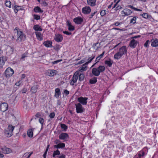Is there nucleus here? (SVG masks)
<instances>
[{
    "mask_svg": "<svg viewBox=\"0 0 158 158\" xmlns=\"http://www.w3.org/2000/svg\"><path fill=\"white\" fill-rule=\"evenodd\" d=\"M78 77L79 81H81L83 80L85 76L83 73L77 71L74 73L72 79L70 81V84L72 85H74V84L77 82Z\"/></svg>",
    "mask_w": 158,
    "mask_h": 158,
    "instance_id": "1",
    "label": "nucleus"
},
{
    "mask_svg": "<svg viewBox=\"0 0 158 158\" xmlns=\"http://www.w3.org/2000/svg\"><path fill=\"white\" fill-rule=\"evenodd\" d=\"M14 32L15 33L17 34V38L16 41L18 42H20L22 41H24L26 38V35L23 33V32L19 30L18 27H15L14 30Z\"/></svg>",
    "mask_w": 158,
    "mask_h": 158,
    "instance_id": "2",
    "label": "nucleus"
},
{
    "mask_svg": "<svg viewBox=\"0 0 158 158\" xmlns=\"http://www.w3.org/2000/svg\"><path fill=\"white\" fill-rule=\"evenodd\" d=\"M15 127L10 125H9L8 127L5 129L4 133L5 136L8 137H11L13 135V131Z\"/></svg>",
    "mask_w": 158,
    "mask_h": 158,
    "instance_id": "3",
    "label": "nucleus"
},
{
    "mask_svg": "<svg viewBox=\"0 0 158 158\" xmlns=\"http://www.w3.org/2000/svg\"><path fill=\"white\" fill-rule=\"evenodd\" d=\"M75 105L77 113H81L84 112V109L81 104L77 103Z\"/></svg>",
    "mask_w": 158,
    "mask_h": 158,
    "instance_id": "4",
    "label": "nucleus"
},
{
    "mask_svg": "<svg viewBox=\"0 0 158 158\" xmlns=\"http://www.w3.org/2000/svg\"><path fill=\"white\" fill-rule=\"evenodd\" d=\"M6 77H9L12 76L14 73L13 70L10 68L9 67L6 69L5 72Z\"/></svg>",
    "mask_w": 158,
    "mask_h": 158,
    "instance_id": "5",
    "label": "nucleus"
},
{
    "mask_svg": "<svg viewBox=\"0 0 158 158\" xmlns=\"http://www.w3.org/2000/svg\"><path fill=\"white\" fill-rule=\"evenodd\" d=\"M132 13V12L130 10L127 8L124 9L121 12V14L124 17L128 16L130 15Z\"/></svg>",
    "mask_w": 158,
    "mask_h": 158,
    "instance_id": "6",
    "label": "nucleus"
},
{
    "mask_svg": "<svg viewBox=\"0 0 158 158\" xmlns=\"http://www.w3.org/2000/svg\"><path fill=\"white\" fill-rule=\"evenodd\" d=\"M120 0H118L116 2V0H114V2H115V3L114 5L113 6V8H115V10H118L122 8V6L120 4Z\"/></svg>",
    "mask_w": 158,
    "mask_h": 158,
    "instance_id": "7",
    "label": "nucleus"
},
{
    "mask_svg": "<svg viewBox=\"0 0 158 158\" xmlns=\"http://www.w3.org/2000/svg\"><path fill=\"white\" fill-rule=\"evenodd\" d=\"M8 106V104L7 103H2L0 105V110L2 111L5 112L7 110Z\"/></svg>",
    "mask_w": 158,
    "mask_h": 158,
    "instance_id": "8",
    "label": "nucleus"
},
{
    "mask_svg": "<svg viewBox=\"0 0 158 158\" xmlns=\"http://www.w3.org/2000/svg\"><path fill=\"white\" fill-rule=\"evenodd\" d=\"M88 98L81 97L78 98V101L83 105H86L87 103Z\"/></svg>",
    "mask_w": 158,
    "mask_h": 158,
    "instance_id": "9",
    "label": "nucleus"
},
{
    "mask_svg": "<svg viewBox=\"0 0 158 158\" xmlns=\"http://www.w3.org/2000/svg\"><path fill=\"white\" fill-rule=\"evenodd\" d=\"M73 21L75 23L80 24L83 22V19L81 17L78 16L74 18L73 19Z\"/></svg>",
    "mask_w": 158,
    "mask_h": 158,
    "instance_id": "10",
    "label": "nucleus"
},
{
    "mask_svg": "<svg viewBox=\"0 0 158 158\" xmlns=\"http://www.w3.org/2000/svg\"><path fill=\"white\" fill-rule=\"evenodd\" d=\"M59 139L60 140H66L69 138L68 135L66 133H62L59 136Z\"/></svg>",
    "mask_w": 158,
    "mask_h": 158,
    "instance_id": "11",
    "label": "nucleus"
},
{
    "mask_svg": "<svg viewBox=\"0 0 158 158\" xmlns=\"http://www.w3.org/2000/svg\"><path fill=\"white\" fill-rule=\"evenodd\" d=\"M145 155V152L143 150L139 152L133 158H143Z\"/></svg>",
    "mask_w": 158,
    "mask_h": 158,
    "instance_id": "12",
    "label": "nucleus"
},
{
    "mask_svg": "<svg viewBox=\"0 0 158 158\" xmlns=\"http://www.w3.org/2000/svg\"><path fill=\"white\" fill-rule=\"evenodd\" d=\"M91 11V9L89 6H85L82 8V12L85 14H88Z\"/></svg>",
    "mask_w": 158,
    "mask_h": 158,
    "instance_id": "13",
    "label": "nucleus"
},
{
    "mask_svg": "<svg viewBox=\"0 0 158 158\" xmlns=\"http://www.w3.org/2000/svg\"><path fill=\"white\" fill-rule=\"evenodd\" d=\"M46 74L47 75L49 76H53L56 74V71L55 70L49 69L46 72Z\"/></svg>",
    "mask_w": 158,
    "mask_h": 158,
    "instance_id": "14",
    "label": "nucleus"
},
{
    "mask_svg": "<svg viewBox=\"0 0 158 158\" xmlns=\"http://www.w3.org/2000/svg\"><path fill=\"white\" fill-rule=\"evenodd\" d=\"M54 39L57 42H60L63 40V37L62 35L60 34H56L54 37Z\"/></svg>",
    "mask_w": 158,
    "mask_h": 158,
    "instance_id": "15",
    "label": "nucleus"
},
{
    "mask_svg": "<svg viewBox=\"0 0 158 158\" xmlns=\"http://www.w3.org/2000/svg\"><path fill=\"white\" fill-rule=\"evenodd\" d=\"M118 52H119L123 56L124 55L126 54L127 52V49H126V47L125 46H122L120 48H119Z\"/></svg>",
    "mask_w": 158,
    "mask_h": 158,
    "instance_id": "16",
    "label": "nucleus"
},
{
    "mask_svg": "<svg viewBox=\"0 0 158 158\" xmlns=\"http://www.w3.org/2000/svg\"><path fill=\"white\" fill-rule=\"evenodd\" d=\"M35 34L38 40L41 41L43 40V35L40 32L38 31H35Z\"/></svg>",
    "mask_w": 158,
    "mask_h": 158,
    "instance_id": "17",
    "label": "nucleus"
},
{
    "mask_svg": "<svg viewBox=\"0 0 158 158\" xmlns=\"http://www.w3.org/2000/svg\"><path fill=\"white\" fill-rule=\"evenodd\" d=\"M87 65L86 63L83 64L81 66L79 67L78 71L80 72V71L82 72L86 71L87 69Z\"/></svg>",
    "mask_w": 158,
    "mask_h": 158,
    "instance_id": "18",
    "label": "nucleus"
},
{
    "mask_svg": "<svg viewBox=\"0 0 158 158\" xmlns=\"http://www.w3.org/2000/svg\"><path fill=\"white\" fill-rule=\"evenodd\" d=\"M151 45L152 47H157L158 46V40L157 39H152L151 40Z\"/></svg>",
    "mask_w": 158,
    "mask_h": 158,
    "instance_id": "19",
    "label": "nucleus"
},
{
    "mask_svg": "<svg viewBox=\"0 0 158 158\" xmlns=\"http://www.w3.org/2000/svg\"><path fill=\"white\" fill-rule=\"evenodd\" d=\"M138 43V42L137 41L134 39H133L130 43V47L135 48Z\"/></svg>",
    "mask_w": 158,
    "mask_h": 158,
    "instance_id": "20",
    "label": "nucleus"
},
{
    "mask_svg": "<svg viewBox=\"0 0 158 158\" xmlns=\"http://www.w3.org/2000/svg\"><path fill=\"white\" fill-rule=\"evenodd\" d=\"M4 153L9 154L12 152L11 150L8 148H1Z\"/></svg>",
    "mask_w": 158,
    "mask_h": 158,
    "instance_id": "21",
    "label": "nucleus"
},
{
    "mask_svg": "<svg viewBox=\"0 0 158 158\" xmlns=\"http://www.w3.org/2000/svg\"><path fill=\"white\" fill-rule=\"evenodd\" d=\"M6 60V57L2 56L0 57V67H2Z\"/></svg>",
    "mask_w": 158,
    "mask_h": 158,
    "instance_id": "22",
    "label": "nucleus"
},
{
    "mask_svg": "<svg viewBox=\"0 0 158 158\" xmlns=\"http://www.w3.org/2000/svg\"><path fill=\"white\" fill-rule=\"evenodd\" d=\"M98 72L100 74L105 71L106 69L105 67L103 65H100L97 68H96Z\"/></svg>",
    "mask_w": 158,
    "mask_h": 158,
    "instance_id": "23",
    "label": "nucleus"
},
{
    "mask_svg": "<svg viewBox=\"0 0 158 158\" xmlns=\"http://www.w3.org/2000/svg\"><path fill=\"white\" fill-rule=\"evenodd\" d=\"M68 27V29L70 31H73L74 29V27L72 25L71 23L68 21L66 23Z\"/></svg>",
    "mask_w": 158,
    "mask_h": 158,
    "instance_id": "24",
    "label": "nucleus"
},
{
    "mask_svg": "<svg viewBox=\"0 0 158 158\" xmlns=\"http://www.w3.org/2000/svg\"><path fill=\"white\" fill-rule=\"evenodd\" d=\"M92 73L93 75L95 76H98L100 74L98 72L96 68H93L92 70Z\"/></svg>",
    "mask_w": 158,
    "mask_h": 158,
    "instance_id": "25",
    "label": "nucleus"
},
{
    "mask_svg": "<svg viewBox=\"0 0 158 158\" xmlns=\"http://www.w3.org/2000/svg\"><path fill=\"white\" fill-rule=\"evenodd\" d=\"M65 146V144L63 143H60L57 145H54V148H63Z\"/></svg>",
    "mask_w": 158,
    "mask_h": 158,
    "instance_id": "26",
    "label": "nucleus"
},
{
    "mask_svg": "<svg viewBox=\"0 0 158 158\" xmlns=\"http://www.w3.org/2000/svg\"><path fill=\"white\" fill-rule=\"evenodd\" d=\"M43 44L47 47H51L52 46V42L49 41H46L44 42Z\"/></svg>",
    "mask_w": 158,
    "mask_h": 158,
    "instance_id": "27",
    "label": "nucleus"
},
{
    "mask_svg": "<svg viewBox=\"0 0 158 158\" xmlns=\"http://www.w3.org/2000/svg\"><path fill=\"white\" fill-rule=\"evenodd\" d=\"M96 0H87V2L88 5L92 6H94L96 4Z\"/></svg>",
    "mask_w": 158,
    "mask_h": 158,
    "instance_id": "28",
    "label": "nucleus"
},
{
    "mask_svg": "<svg viewBox=\"0 0 158 158\" xmlns=\"http://www.w3.org/2000/svg\"><path fill=\"white\" fill-rule=\"evenodd\" d=\"M123 55L118 52L114 55V58L115 60H118L121 58Z\"/></svg>",
    "mask_w": 158,
    "mask_h": 158,
    "instance_id": "29",
    "label": "nucleus"
},
{
    "mask_svg": "<svg viewBox=\"0 0 158 158\" xmlns=\"http://www.w3.org/2000/svg\"><path fill=\"white\" fill-rule=\"evenodd\" d=\"M34 11L35 13H42L43 12V10L38 6H35L34 9Z\"/></svg>",
    "mask_w": 158,
    "mask_h": 158,
    "instance_id": "30",
    "label": "nucleus"
},
{
    "mask_svg": "<svg viewBox=\"0 0 158 158\" xmlns=\"http://www.w3.org/2000/svg\"><path fill=\"white\" fill-rule=\"evenodd\" d=\"M60 95V89L58 88H56L55 89V96L56 98L59 97V96Z\"/></svg>",
    "mask_w": 158,
    "mask_h": 158,
    "instance_id": "31",
    "label": "nucleus"
},
{
    "mask_svg": "<svg viewBox=\"0 0 158 158\" xmlns=\"http://www.w3.org/2000/svg\"><path fill=\"white\" fill-rule=\"evenodd\" d=\"M113 63V61L110 59L105 61V64L109 67L111 66Z\"/></svg>",
    "mask_w": 158,
    "mask_h": 158,
    "instance_id": "32",
    "label": "nucleus"
},
{
    "mask_svg": "<svg viewBox=\"0 0 158 158\" xmlns=\"http://www.w3.org/2000/svg\"><path fill=\"white\" fill-rule=\"evenodd\" d=\"M105 51H104L103 52L102 54L97 56L95 62H97V63L99 62L101 59L103 57L104 55L105 54Z\"/></svg>",
    "mask_w": 158,
    "mask_h": 158,
    "instance_id": "33",
    "label": "nucleus"
},
{
    "mask_svg": "<svg viewBox=\"0 0 158 158\" xmlns=\"http://www.w3.org/2000/svg\"><path fill=\"white\" fill-rule=\"evenodd\" d=\"M38 88V87L37 85H34L31 88V92L32 93H35L37 91Z\"/></svg>",
    "mask_w": 158,
    "mask_h": 158,
    "instance_id": "34",
    "label": "nucleus"
},
{
    "mask_svg": "<svg viewBox=\"0 0 158 158\" xmlns=\"http://www.w3.org/2000/svg\"><path fill=\"white\" fill-rule=\"evenodd\" d=\"M33 29L35 31H42V29L40 27V26L38 25H34L33 27Z\"/></svg>",
    "mask_w": 158,
    "mask_h": 158,
    "instance_id": "35",
    "label": "nucleus"
},
{
    "mask_svg": "<svg viewBox=\"0 0 158 158\" xmlns=\"http://www.w3.org/2000/svg\"><path fill=\"white\" fill-rule=\"evenodd\" d=\"M27 135L29 137L31 138L33 137V132L32 129H29L28 130Z\"/></svg>",
    "mask_w": 158,
    "mask_h": 158,
    "instance_id": "36",
    "label": "nucleus"
},
{
    "mask_svg": "<svg viewBox=\"0 0 158 158\" xmlns=\"http://www.w3.org/2000/svg\"><path fill=\"white\" fill-rule=\"evenodd\" d=\"M95 57V56L93 55L91 57H89L88 59V61L86 62V64H88L89 63H91L93 60L94 58Z\"/></svg>",
    "mask_w": 158,
    "mask_h": 158,
    "instance_id": "37",
    "label": "nucleus"
},
{
    "mask_svg": "<svg viewBox=\"0 0 158 158\" xmlns=\"http://www.w3.org/2000/svg\"><path fill=\"white\" fill-rule=\"evenodd\" d=\"M21 10V6H18L15 5L14 7V12L15 13H17L18 10Z\"/></svg>",
    "mask_w": 158,
    "mask_h": 158,
    "instance_id": "38",
    "label": "nucleus"
},
{
    "mask_svg": "<svg viewBox=\"0 0 158 158\" xmlns=\"http://www.w3.org/2000/svg\"><path fill=\"white\" fill-rule=\"evenodd\" d=\"M97 82V79L96 77H94L89 80V82L91 84H94Z\"/></svg>",
    "mask_w": 158,
    "mask_h": 158,
    "instance_id": "39",
    "label": "nucleus"
},
{
    "mask_svg": "<svg viewBox=\"0 0 158 158\" xmlns=\"http://www.w3.org/2000/svg\"><path fill=\"white\" fill-rule=\"evenodd\" d=\"M5 4L6 6L8 7L9 8H11V3L10 1L6 0Z\"/></svg>",
    "mask_w": 158,
    "mask_h": 158,
    "instance_id": "40",
    "label": "nucleus"
},
{
    "mask_svg": "<svg viewBox=\"0 0 158 158\" xmlns=\"http://www.w3.org/2000/svg\"><path fill=\"white\" fill-rule=\"evenodd\" d=\"M136 16L134 17L132 19H131L130 23L133 24L135 23H136Z\"/></svg>",
    "mask_w": 158,
    "mask_h": 158,
    "instance_id": "41",
    "label": "nucleus"
},
{
    "mask_svg": "<svg viewBox=\"0 0 158 158\" xmlns=\"http://www.w3.org/2000/svg\"><path fill=\"white\" fill-rule=\"evenodd\" d=\"M60 154V151L58 150H57L56 151L54 152L52 156L53 157H55L56 156L59 155Z\"/></svg>",
    "mask_w": 158,
    "mask_h": 158,
    "instance_id": "42",
    "label": "nucleus"
},
{
    "mask_svg": "<svg viewBox=\"0 0 158 158\" xmlns=\"http://www.w3.org/2000/svg\"><path fill=\"white\" fill-rule=\"evenodd\" d=\"M42 5L44 6H47L48 5L47 3L44 0H42L40 2Z\"/></svg>",
    "mask_w": 158,
    "mask_h": 158,
    "instance_id": "43",
    "label": "nucleus"
},
{
    "mask_svg": "<svg viewBox=\"0 0 158 158\" xmlns=\"http://www.w3.org/2000/svg\"><path fill=\"white\" fill-rule=\"evenodd\" d=\"M60 127L62 129H63L65 131L67 129V126L64 124H61Z\"/></svg>",
    "mask_w": 158,
    "mask_h": 158,
    "instance_id": "44",
    "label": "nucleus"
},
{
    "mask_svg": "<svg viewBox=\"0 0 158 158\" xmlns=\"http://www.w3.org/2000/svg\"><path fill=\"white\" fill-rule=\"evenodd\" d=\"M150 42L149 40H147L144 44V47L146 48L148 47L150 44Z\"/></svg>",
    "mask_w": 158,
    "mask_h": 158,
    "instance_id": "45",
    "label": "nucleus"
},
{
    "mask_svg": "<svg viewBox=\"0 0 158 158\" xmlns=\"http://www.w3.org/2000/svg\"><path fill=\"white\" fill-rule=\"evenodd\" d=\"M128 7H130V8L132 9L133 10H135V11H142L141 10L138 9H137L136 8H135L131 5L129 6Z\"/></svg>",
    "mask_w": 158,
    "mask_h": 158,
    "instance_id": "46",
    "label": "nucleus"
},
{
    "mask_svg": "<svg viewBox=\"0 0 158 158\" xmlns=\"http://www.w3.org/2000/svg\"><path fill=\"white\" fill-rule=\"evenodd\" d=\"M39 123L41 124L42 126L43 125L44 123V119L42 118H40L39 120Z\"/></svg>",
    "mask_w": 158,
    "mask_h": 158,
    "instance_id": "47",
    "label": "nucleus"
},
{
    "mask_svg": "<svg viewBox=\"0 0 158 158\" xmlns=\"http://www.w3.org/2000/svg\"><path fill=\"white\" fill-rule=\"evenodd\" d=\"M34 19L36 20H39L40 19V16L36 15H34Z\"/></svg>",
    "mask_w": 158,
    "mask_h": 158,
    "instance_id": "48",
    "label": "nucleus"
},
{
    "mask_svg": "<svg viewBox=\"0 0 158 158\" xmlns=\"http://www.w3.org/2000/svg\"><path fill=\"white\" fill-rule=\"evenodd\" d=\"M55 116V114L54 112H52L49 114V117L51 118H54Z\"/></svg>",
    "mask_w": 158,
    "mask_h": 158,
    "instance_id": "49",
    "label": "nucleus"
},
{
    "mask_svg": "<svg viewBox=\"0 0 158 158\" xmlns=\"http://www.w3.org/2000/svg\"><path fill=\"white\" fill-rule=\"evenodd\" d=\"M142 16L145 19L148 18V14L146 13H144L142 15Z\"/></svg>",
    "mask_w": 158,
    "mask_h": 158,
    "instance_id": "50",
    "label": "nucleus"
},
{
    "mask_svg": "<svg viewBox=\"0 0 158 158\" xmlns=\"http://www.w3.org/2000/svg\"><path fill=\"white\" fill-rule=\"evenodd\" d=\"M22 81L21 80H20L18 82L16 83L15 85L17 86H19L20 85L22 84Z\"/></svg>",
    "mask_w": 158,
    "mask_h": 158,
    "instance_id": "51",
    "label": "nucleus"
},
{
    "mask_svg": "<svg viewBox=\"0 0 158 158\" xmlns=\"http://www.w3.org/2000/svg\"><path fill=\"white\" fill-rule=\"evenodd\" d=\"M100 14L101 16H104L106 14V10H104L101 11Z\"/></svg>",
    "mask_w": 158,
    "mask_h": 158,
    "instance_id": "52",
    "label": "nucleus"
},
{
    "mask_svg": "<svg viewBox=\"0 0 158 158\" xmlns=\"http://www.w3.org/2000/svg\"><path fill=\"white\" fill-rule=\"evenodd\" d=\"M61 61H62L61 60H56V61L52 62V63L53 64H55L57 63H58L59 62H60Z\"/></svg>",
    "mask_w": 158,
    "mask_h": 158,
    "instance_id": "53",
    "label": "nucleus"
},
{
    "mask_svg": "<svg viewBox=\"0 0 158 158\" xmlns=\"http://www.w3.org/2000/svg\"><path fill=\"white\" fill-rule=\"evenodd\" d=\"M97 11H95L94 13H92L91 14L89 15V18H91L93 17L94 16V15H95V13H96Z\"/></svg>",
    "mask_w": 158,
    "mask_h": 158,
    "instance_id": "54",
    "label": "nucleus"
},
{
    "mask_svg": "<svg viewBox=\"0 0 158 158\" xmlns=\"http://www.w3.org/2000/svg\"><path fill=\"white\" fill-rule=\"evenodd\" d=\"M63 33L64 34H66L68 35H70L71 34V32H69L67 31H63Z\"/></svg>",
    "mask_w": 158,
    "mask_h": 158,
    "instance_id": "55",
    "label": "nucleus"
},
{
    "mask_svg": "<svg viewBox=\"0 0 158 158\" xmlns=\"http://www.w3.org/2000/svg\"><path fill=\"white\" fill-rule=\"evenodd\" d=\"M27 54L26 53L23 54L22 56L21 59H23L25 57H26L27 56Z\"/></svg>",
    "mask_w": 158,
    "mask_h": 158,
    "instance_id": "56",
    "label": "nucleus"
},
{
    "mask_svg": "<svg viewBox=\"0 0 158 158\" xmlns=\"http://www.w3.org/2000/svg\"><path fill=\"white\" fill-rule=\"evenodd\" d=\"M64 93L65 95H67L69 94V92L67 90H65L64 91Z\"/></svg>",
    "mask_w": 158,
    "mask_h": 158,
    "instance_id": "57",
    "label": "nucleus"
},
{
    "mask_svg": "<svg viewBox=\"0 0 158 158\" xmlns=\"http://www.w3.org/2000/svg\"><path fill=\"white\" fill-rule=\"evenodd\" d=\"M27 91V89L26 88H23L22 90V92L24 93H25Z\"/></svg>",
    "mask_w": 158,
    "mask_h": 158,
    "instance_id": "58",
    "label": "nucleus"
},
{
    "mask_svg": "<svg viewBox=\"0 0 158 158\" xmlns=\"http://www.w3.org/2000/svg\"><path fill=\"white\" fill-rule=\"evenodd\" d=\"M85 62V61L83 60H81L78 63V64H81Z\"/></svg>",
    "mask_w": 158,
    "mask_h": 158,
    "instance_id": "59",
    "label": "nucleus"
},
{
    "mask_svg": "<svg viewBox=\"0 0 158 158\" xmlns=\"http://www.w3.org/2000/svg\"><path fill=\"white\" fill-rule=\"evenodd\" d=\"M47 152H46V151H45V152L44 153L43 155V156L44 158H46Z\"/></svg>",
    "mask_w": 158,
    "mask_h": 158,
    "instance_id": "60",
    "label": "nucleus"
},
{
    "mask_svg": "<svg viewBox=\"0 0 158 158\" xmlns=\"http://www.w3.org/2000/svg\"><path fill=\"white\" fill-rule=\"evenodd\" d=\"M40 116L41 114L39 113H37L35 115V116L37 118H38Z\"/></svg>",
    "mask_w": 158,
    "mask_h": 158,
    "instance_id": "61",
    "label": "nucleus"
},
{
    "mask_svg": "<svg viewBox=\"0 0 158 158\" xmlns=\"http://www.w3.org/2000/svg\"><path fill=\"white\" fill-rule=\"evenodd\" d=\"M59 158H65V156L64 154H62L59 157Z\"/></svg>",
    "mask_w": 158,
    "mask_h": 158,
    "instance_id": "62",
    "label": "nucleus"
},
{
    "mask_svg": "<svg viewBox=\"0 0 158 158\" xmlns=\"http://www.w3.org/2000/svg\"><path fill=\"white\" fill-rule=\"evenodd\" d=\"M114 29L115 30H119V31H123V30L121 29H120V28H114Z\"/></svg>",
    "mask_w": 158,
    "mask_h": 158,
    "instance_id": "63",
    "label": "nucleus"
},
{
    "mask_svg": "<svg viewBox=\"0 0 158 158\" xmlns=\"http://www.w3.org/2000/svg\"><path fill=\"white\" fill-rule=\"evenodd\" d=\"M4 156V155L3 154L1 153V151H0V158H3Z\"/></svg>",
    "mask_w": 158,
    "mask_h": 158,
    "instance_id": "64",
    "label": "nucleus"
}]
</instances>
